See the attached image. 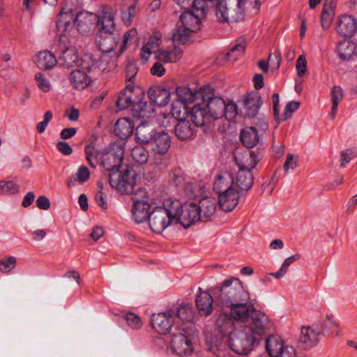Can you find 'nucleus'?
I'll return each mask as SVG.
<instances>
[{"label":"nucleus","mask_w":357,"mask_h":357,"mask_svg":"<svg viewBox=\"0 0 357 357\" xmlns=\"http://www.w3.org/2000/svg\"><path fill=\"white\" fill-rule=\"evenodd\" d=\"M183 51L176 46L166 50H158L155 58L165 63H174L181 59Z\"/></svg>","instance_id":"nucleus-37"},{"label":"nucleus","mask_w":357,"mask_h":357,"mask_svg":"<svg viewBox=\"0 0 357 357\" xmlns=\"http://www.w3.org/2000/svg\"><path fill=\"white\" fill-rule=\"evenodd\" d=\"M69 79L73 88L82 90L89 86L91 82V77L80 70H73L69 76Z\"/></svg>","instance_id":"nucleus-35"},{"label":"nucleus","mask_w":357,"mask_h":357,"mask_svg":"<svg viewBox=\"0 0 357 357\" xmlns=\"http://www.w3.org/2000/svg\"><path fill=\"white\" fill-rule=\"evenodd\" d=\"M208 0H193L192 13L197 14L200 17L204 18L207 14V8Z\"/></svg>","instance_id":"nucleus-55"},{"label":"nucleus","mask_w":357,"mask_h":357,"mask_svg":"<svg viewBox=\"0 0 357 357\" xmlns=\"http://www.w3.org/2000/svg\"><path fill=\"white\" fill-rule=\"evenodd\" d=\"M133 205L132 213L135 221L140 223L149 218L150 204L146 192L144 188H139L132 197Z\"/></svg>","instance_id":"nucleus-12"},{"label":"nucleus","mask_w":357,"mask_h":357,"mask_svg":"<svg viewBox=\"0 0 357 357\" xmlns=\"http://www.w3.org/2000/svg\"><path fill=\"white\" fill-rule=\"evenodd\" d=\"M131 155L133 160L140 165L146 163L149 158L148 151L142 146H137L133 148L131 151Z\"/></svg>","instance_id":"nucleus-48"},{"label":"nucleus","mask_w":357,"mask_h":357,"mask_svg":"<svg viewBox=\"0 0 357 357\" xmlns=\"http://www.w3.org/2000/svg\"><path fill=\"white\" fill-rule=\"evenodd\" d=\"M300 107V102L298 101H290L289 102L286 106L282 115V119L281 121H286L289 119L292 113L297 111Z\"/></svg>","instance_id":"nucleus-60"},{"label":"nucleus","mask_w":357,"mask_h":357,"mask_svg":"<svg viewBox=\"0 0 357 357\" xmlns=\"http://www.w3.org/2000/svg\"><path fill=\"white\" fill-rule=\"evenodd\" d=\"M156 132L153 124L147 121L142 122L136 128L135 138L137 142L147 144Z\"/></svg>","instance_id":"nucleus-33"},{"label":"nucleus","mask_w":357,"mask_h":357,"mask_svg":"<svg viewBox=\"0 0 357 357\" xmlns=\"http://www.w3.org/2000/svg\"><path fill=\"white\" fill-rule=\"evenodd\" d=\"M254 176L250 171L238 169L234 176V186L240 192H247L253 185Z\"/></svg>","instance_id":"nucleus-29"},{"label":"nucleus","mask_w":357,"mask_h":357,"mask_svg":"<svg viewBox=\"0 0 357 357\" xmlns=\"http://www.w3.org/2000/svg\"><path fill=\"white\" fill-rule=\"evenodd\" d=\"M335 30L340 36L351 37L357 31V20L351 15H341L337 21Z\"/></svg>","instance_id":"nucleus-22"},{"label":"nucleus","mask_w":357,"mask_h":357,"mask_svg":"<svg viewBox=\"0 0 357 357\" xmlns=\"http://www.w3.org/2000/svg\"><path fill=\"white\" fill-rule=\"evenodd\" d=\"M246 43L243 38H239L236 40V45L227 53V57L229 61H235L241 57L245 50Z\"/></svg>","instance_id":"nucleus-45"},{"label":"nucleus","mask_w":357,"mask_h":357,"mask_svg":"<svg viewBox=\"0 0 357 357\" xmlns=\"http://www.w3.org/2000/svg\"><path fill=\"white\" fill-rule=\"evenodd\" d=\"M283 342L280 337L271 336L266 340V348L271 357H276L284 349Z\"/></svg>","instance_id":"nucleus-44"},{"label":"nucleus","mask_w":357,"mask_h":357,"mask_svg":"<svg viewBox=\"0 0 357 357\" xmlns=\"http://www.w3.org/2000/svg\"><path fill=\"white\" fill-rule=\"evenodd\" d=\"M151 325L158 333L166 335L170 333L174 325V328L176 327V321L169 310L165 312L153 314L151 319Z\"/></svg>","instance_id":"nucleus-18"},{"label":"nucleus","mask_w":357,"mask_h":357,"mask_svg":"<svg viewBox=\"0 0 357 357\" xmlns=\"http://www.w3.org/2000/svg\"><path fill=\"white\" fill-rule=\"evenodd\" d=\"M168 182L174 187H182L185 184V174L181 168H175L169 174Z\"/></svg>","instance_id":"nucleus-46"},{"label":"nucleus","mask_w":357,"mask_h":357,"mask_svg":"<svg viewBox=\"0 0 357 357\" xmlns=\"http://www.w3.org/2000/svg\"><path fill=\"white\" fill-rule=\"evenodd\" d=\"M35 63L38 68L47 70L56 65L57 62L56 55L48 51L40 52L36 56Z\"/></svg>","instance_id":"nucleus-41"},{"label":"nucleus","mask_w":357,"mask_h":357,"mask_svg":"<svg viewBox=\"0 0 357 357\" xmlns=\"http://www.w3.org/2000/svg\"><path fill=\"white\" fill-rule=\"evenodd\" d=\"M148 96L151 105L153 103L158 107H165L169 101L170 92L165 88L153 86L149 89Z\"/></svg>","instance_id":"nucleus-30"},{"label":"nucleus","mask_w":357,"mask_h":357,"mask_svg":"<svg viewBox=\"0 0 357 357\" xmlns=\"http://www.w3.org/2000/svg\"><path fill=\"white\" fill-rule=\"evenodd\" d=\"M357 157V148L347 149L341 153L340 165L344 167L353 158Z\"/></svg>","instance_id":"nucleus-58"},{"label":"nucleus","mask_w":357,"mask_h":357,"mask_svg":"<svg viewBox=\"0 0 357 357\" xmlns=\"http://www.w3.org/2000/svg\"><path fill=\"white\" fill-rule=\"evenodd\" d=\"M19 190V186L12 181H0V194H15Z\"/></svg>","instance_id":"nucleus-56"},{"label":"nucleus","mask_w":357,"mask_h":357,"mask_svg":"<svg viewBox=\"0 0 357 357\" xmlns=\"http://www.w3.org/2000/svg\"><path fill=\"white\" fill-rule=\"evenodd\" d=\"M149 144L155 154L163 155L167 153L171 146V138L163 131L157 132Z\"/></svg>","instance_id":"nucleus-23"},{"label":"nucleus","mask_w":357,"mask_h":357,"mask_svg":"<svg viewBox=\"0 0 357 357\" xmlns=\"http://www.w3.org/2000/svg\"><path fill=\"white\" fill-rule=\"evenodd\" d=\"M121 36L118 31L97 32L96 43L102 52L98 61V66L102 72H110L117 66L118 58L122 54L119 49L116 50L119 45H121Z\"/></svg>","instance_id":"nucleus-5"},{"label":"nucleus","mask_w":357,"mask_h":357,"mask_svg":"<svg viewBox=\"0 0 357 357\" xmlns=\"http://www.w3.org/2000/svg\"><path fill=\"white\" fill-rule=\"evenodd\" d=\"M262 102L261 97L258 91L248 93L243 99L245 116L248 118L255 117L257 114Z\"/></svg>","instance_id":"nucleus-24"},{"label":"nucleus","mask_w":357,"mask_h":357,"mask_svg":"<svg viewBox=\"0 0 357 357\" xmlns=\"http://www.w3.org/2000/svg\"><path fill=\"white\" fill-rule=\"evenodd\" d=\"M72 20L70 14H63V10H61L56 24L59 39L55 46V54L58 63L66 68L78 66L82 61L76 47L72 45L68 38L69 33L73 28Z\"/></svg>","instance_id":"nucleus-2"},{"label":"nucleus","mask_w":357,"mask_h":357,"mask_svg":"<svg viewBox=\"0 0 357 357\" xmlns=\"http://www.w3.org/2000/svg\"><path fill=\"white\" fill-rule=\"evenodd\" d=\"M52 119V114L50 111H47L45 112L43 116V121L39 122L36 125V130L39 133H43L45 132L46 127L47 126L49 122Z\"/></svg>","instance_id":"nucleus-63"},{"label":"nucleus","mask_w":357,"mask_h":357,"mask_svg":"<svg viewBox=\"0 0 357 357\" xmlns=\"http://www.w3.org/2000/svg\"><path fill=\"white\" fill-rule=\"evenodd\" d=\"M35 79L38 88L43 92H48L50 90L51 86L49 82L45 79L41 73H38L35 75Z\"/></svg>","instance_id":"nucleus-62"},{"label":"nucleus","mask_w":357,"mask_h":357,"mask_svg":"<svg viewBox=\"0 0 357 357\" xmlns=\"http://www.w3.org/2000/svg\"><path fill=\"white\" fill-rule=\"evenodd\" d=\"M335 15V8L323 6L321 15V26L324 29H328L332 23Z\"/></svg>","instance_id":"nucleus-50"},{"label":"nucleus","mask_w":357,"mask_h":357,"mask_svg":"<svg viewBox=\"0 0 357 357\" xmlns=\"http://www.w3.org/2000/svg\"><path fill=\"white\" fill-rule=\"evenodd\" d=\"M234 188V176L229 172L218 175L214 181L213 189L218 194Z\"/></svg>","instance_id":"nucleus-36"},{"label":"nucleus","mask_w":357,"mask_h":357,"mask_svg":"<svg viewBox=\"0 0 357 357\" xmlns=\"http://www.w3.org/2000/svg\"><path fill=\"white\" fill-rule=\"evenodd\" d=\"M213 288L208 291H202L199 288L200 294L197 296L195 303L201 315L208 316L212 313L213 309V303L215 304V298L212 292Z\"/></svg>","instance_id":"nucleus-21"},{"label":"nucleus","mask_w":357,"mask_h":357,"mask_svg":"<svg viewBox=\"0 0 357 357\" xmlns=\"http://www.w3.org/2000/svg\"><path fill=\"white\" fill-rule=\"evenodd\" d=\"M338 56L343 61H349L357 56V43L350 40H343L337 45Z\"/></svg>","instance_id":"nucleus-32"},{"label":"nucleus","mask_w":357,"mask_h":357,"mask_svg":"<svg viewBox=\"0 0 357 357\" xmlns=\"http://www.w3.org/2000/svg\"><path fill=\"white\" fill-rule=\"evenodd\" d=\"M240 192L233 188L218 195L220 207L226 212L233 211L239 202Z\"/></svg>","instance_id":"nucleus-26"},{"label":"nucleus","mask_w":357,"mask_h":357,"mask_svg":"<svg viewBox=\"0 0 357 357\" xmlns=\"http://www.w3.org/2000/svg\"><path fill=\"white\" fill-rule=\"evenodd\" d=\"M98 15L92 13L82 11L77 14L74 24L82 34L89 33L96 24Z\"/></svg>","instance_id":"nucleus-25"},{"label":"nucleus","mask_w":357,"mask_h":357,"mask_svg":"<svg viewBox=\"0 0 357 357\" xmlns=\"http://www.w3.org/2000/svg\"><path fill=\"white\" fill-rule=\"evenodd\" d=\"M135 172H131L128 169L125 170L122 174L115 176L114 174H109V183L112 188H115L117 191L122 194H131L133 192L135 185Z\"/></svg>","instance_id":"nucleus-17"},{"label":"nucleus","mask_w":357,"mask_h":357,"mask_svg":"<svg viewBox=\"0 0 357 357\" xmlns=\"http://www.w3.org/2000/svg\"><path fill=\"white\" fill-rule=\"evenodd\" d=\"M137 39V31L136 29L134 28L127 31L124 33L123 38H121L119 53H123L126 48V45L129 43H134Z\"/></svg>","instance_id":"nucleus-52"},{"label":"nucleus","mask_w":357,"mask_h":357,"mask_svg":"<svg viewBox=\"0 0 357 357\" xmlns=\"http://www.w3.org/2000/svg\"><path fill=\"white\" fill-rule=\"evenodd\" d=\"M199 211L201 221L206 222L215 213L216 210V203L213 199L204 198L199 202L197 205Z\"/></svg>","instance_id":"nucleus-39"},{"label":"nucleus","mask_w":357,"mask_h":357,"mask_svg":"<svg viewBox=\"0 0 357 357\" xmlns=\"http://www.w3.org/2000/svg\"><path fill=\"white\" fill-rule=\"evenodd\" d=\"M123 155V148L121 146L114 145L109 151L102 154L100 165L107 172H114L113 174L116 176V172L121 166Z\"/></svg>","instance_id":"nucleus-16"},{"label":"nucleus","mask_w":357,"mask_h":357,"mask_svg":"<svg viewBox=\"0 0 357 357\" xmlns=\"http://www.w3.org/2000/svg\"><path fill=\"white\" fill-rule=\"evenodd\" d=\"M212 292L215 298V308L219 307L222 310L237 302L250 301V294L242 282L233 277L213 287Z\"/></svg>","instance_id":"nucleus-4"},{"label":"nucleus","mask_w":357,"mask_h":357,"mask_svg":"<svg viewBox=\"0 0 357 357\" xmlns=\"http://www.w3.org/2000/svg\"><path fill=\"white\" fill-rule=\"evenodd\" d=\"M235 320L230 315L229 312L220 313L216 320V327L220 333L224 337L232 334L235 328Z\"/></svg>","instance_id":"nucleus-31"},{"label":"nucleus","mask_w":357,"mask_h":357,"mask_svg":"<svg viewBox=\"0 0 357 357\" xmlns=\"http://www.w3.org/2000/svg\"><path fill=\"white\" fill-rule=\"evenodd\" d=\"M301 255L299 254H296L292 255L288 258H287L282 265L281 266L280 270L276 273H271V275L277 279H280L282 278L286 273L287 272L289 266L295 261L300 259Z\"/></svg>","instance_id":"nucleus-51"},{"label":"nucleus","mask_w":357,"mask_h":357,"mask_svg":"<svg viewBox=\"0 0 357 357\" xmlns=\"http://www.w3.org/2000/svg\"><path fill=\"white\" fill-rule=\"evenodd\" d=\"M201 19L202 17L192 11L183 13L176 24V28L173 31V41L183 45L188 43L192 33L199 30Z\"/></svg>","instance_id":"nucleus-7"},{"label":"nucleus","mask_w":357,"mask_h":357,"mask_svg":"<svg viewBox=\"0 0 357 357\" xmlns=\"http://www.w3.org/2000/svg\"><path fill=\"white\" fill-rule=\"evenodd\" d=\"M121 12L123 22L127 26L130 25L133 22L134 17L136 15L135 5H130L127 8H122L121 9Z\"/></svg>","instance_id":"nucleus-54"},{"label":"nucleus","mask_w":357,"mask_h":357,"mask_svg":"<svg viewBox=\"0 0 357 357\" xmlns=\"http://www.w3.org/2000/svg\"><path fill=\"white\" fill-rule=\"evenodd\" d=\"M138 66L134 61H128L126 66V79L132 82L138 73Z\"/></svg>","instance_id":"nucleus-59"},{"label":"nucleus","mask_w":357,"mask_h":357,"mask_svg":"<svg viewBox=\"0 0 357 357\" xmlns=\"http://www.w3.org/2000/svg\"><path fill=\"white\" fill-rule=\"evenodd\" d=\"M246 0H217L215 14L220 22H238L244 19Z\"/></svg>","instance_id":"nucleus-8"},{"label":"nucleus","mask_w":357,"mask_h":357,"mask_svg":"<svg viewBox=\"0 0 357 357\" xmlns=\"http://www.w3.org/2000/svg\"><path fill=\"white\" fill-rule=\"evenodd\" d=\"M100 9V14L98 16L96 21V24L99 26L98 32L116 31L114 9L108 5L102 6Z\"/></svg>","instance_id":"nucleus-20"},{"label":"nucleus","mask_w":357,"mask_h":357,"mask_svg":"<svg viewBox=\"0 0 357 357\" xmlns=\"http://www.w3.org/2000/svg\"><path fill=\"white\" fill-rule=\"evenodd\" d=\"M17 264V259L13 256H6L0 259V272L4 274L9 273Z\"/></svg>","instance_id":"nucleus-49"},{"label":"nucleus","mask_w":357,"mask_h":357,"mask_svg":"<svg viewBox=\"0 0 357 357\" xmlns=\"http://www.w3.org/2000/svg\"><path fill=\"white\" fill-rule=\"evenodd\" d=\"M255 320L257 323L244 325L235 329L229 337L231 349L239 355H247L265 336L270 322L266 314L255 312Z\"/></svg>","instance_id":"nucleus-1"},{"label":"nucleus","mask_w":357,"mask_h":357,"mask_svg":"<svg viewBox=\"0 0 357 357\" xmlns=\"http://www.w3.org/2000/svg\"><path fill=\"white\" fill-rule=\"evenodd\" d=\"M268 61L273 68L278 69L282 61L280 52L276 50L273 53L269 54Z\"/></svg>","instance_id":"nucleus-64"},{"label":"nucleus","mask_w":357,"mask_h":357,"mask_svg":"<svg viewBox=\"0 0 357 357\" xmlns=\"http://www.w3.org/2000/svg\"><path fill=\"white\" fill-rule=\"evenodd\" d=\"M249 301L237 302L225 307V310H229L230 315L237 323H243L245 325H251L257 323L255 320V312L261 314L265 313L256 310L253 304L248 303Z\"/></svg>","instance_id":"nucleus-11"},{"label":"nucleus","mask_w":357,"mask_h":357,"mask_svg":"<svg viewBox=\"0 0 357 357\" xmlns=\"http://www.w3.org/2000/svg\"><path fill=\"white\" fill-rule=\"evenodd\" d=\"M319 332L310 326L303 327L299 337L300 342L305 344V349L316 345L319 342Z\"/></svg>","instance_id":"nucleus-40"},{"label":"nucleus","mask_w":357,"mask_h":357,"mask_svg":"<svg viewBox=\"0 0 357 357\" xmlns=\"http://www.w3.org/2000/svg\"><path fill=\"white\" fill-rule=\"evenodd\" d=\"M338 326L337 323L333 319V315H327L326 319L324 320L323 324L321 325V331L323 333H328V329H331L335 331ZM332 331L331 333H333Z\"/></svg>","instance_id":"nucleus-61"},{"label":"nucleus","mask_w":357,"mask_h":357,"mask_svg":"<svg viewBox=\"0 0 357 357\" xmlns=\"http://www.w3.org/2000/svg\"><path fill=\"white\" fill-rule=\"evenodd\" d=\"M194 331H186L183 328H174L170 341V347L173 353L178 356H188L193 352V346L190 336Z\"/></svg>","instance_id":"nucleus-10"},{"label":"nucleus","mask_w":357,"mask_h":357,"mask_svg":"<svg viewBox=\"0 0 357 357\" xmlns=\"http://www.w3.org/2000/svg\"><path fill=\"white\" fill-rule=\"evenodd\" d=\"M127 325L133 330H139L142 326V321L139 316L133 312H126L123 315Z\"/></svg>","instance_id":"nucleus-53"},{"label":"nucleus","mask_w":357,"mask_h":357,"mask_svg":"<svg viewBox=\"0 0 357 357\" xmlns=\"http://www.w3.org/2000/svg\"><path fill=\"white\" fill-rule=\"evenodd\" d=\"M184 114H187V118L195 127L203 126L211 121L202 100L195 102L187 112L184 111Z\"/></svg>","instance_id":"nucleus-19"},{"label":"nucleus","mask_w":357,"mask_h":357,"mask_svg":"<svg viewBox=\"0 0 357 357\" xmlns=\"http://www.w3.org/2000/svg\"><path fill=\"white\" fill-rule=\"evenodd\" d=\"M199 89L193 92L190 88L185 86L177 87L176 95L177 96L176 102L172 104V114L173 116H179L180 110H177V105H181L184 111L189 109L188 104L198 102L202 100V97L198 96Z\"/></svg>","instance_id":"nucleus-15"},{"label":"nucleus","mask_w":357,"mask_h":357,"mask_svg":"<svg viewBox=\"0 0 357 357\" xmlns=\"http://www.w3.org/2000/svg\"><path fill=\"white\" fill-rule=\"evenodd\" d=\"M161 35L159 33H154L153 35L150 36L147 43L142 47L141 50V57L143 60L147 61L149 56L152 54L155 53L157 54V52L160 45Z\"/></svg>","instance_id":"nucleus-38"},{"label":"nucleus","mask_w":357,"mask_h":357,"mask_svg":"<svg viewBox=\"0 0 357 357\" xmlns=\"http://www.w3.org/2000/svg\"><path fill=\"white\" fill-rule=\"evenodd\" d=\"M176 121L174 128V133L178 139L186 140L192 138L195 135V126L190 123V121L176 116L174 119Z\"/></svg>","instance_id":"nucleus-27"},{"label":"nucleus","mask_w":357,"mask_h":357,"mask_svg":"<svg viewBox=\"0 0 357 357\" xmlns=\"http://www.w3.org/2000/svg\"><path fill=\"white\" fill-rule=\"evenodd\" d=\"M259 137L255 127H248L241 132V141L248 148H253L257 144Z\"/></svg>","instance_id":"nucleus-42"},{"label":"nucleus","mask_w":357,"mask_h":357,"mask_svg":"<svg viewBox=\"0 0 357 357\" xmlns=\"http://www.w3.org/2000/svg\"><path fill=\"white\" fill-rule=\"evenodd\" d=\"M144 99L143 89L129 84L120 92L116 100V107L120 110L131 107L130 112L134 118H149L154 112V108Z\"/></svg>","instance_id":"nucleus-3"},{"label":"nucleus","mask_w":357,"mask_h":357,"mask_svg":"<svg viewBox=\"0 0 357 357\" xmlns=\"http://www.w3.org/2000/svg\"><path fill=\"white\" fill-rule=\"evenodd\" d=\"M260 159L261 158L259 154L251 150H248L240 155L235 156L238 169L250 172L257 166Z\"/></svg>","instance_id":"nucleus-28"},{"label":"nucleus","mask_w":357,"mask_h":357,"mask_svg":"<svg viewBox=\"0 0 357 357\" xmlns=\"http://www.w3.org/2000/svg\"><path fill=\"white\" fill-rule=\"evenodd\" d=\"M198 96L202 97L201 100L204 104L211 120L223 117L225 100L220 97L214 96V91L210 86L200 88Z\"/></svg>","instance_id":"nucleus-9"},{"label":"nucleus","mask_w":357,"mask_h":357,"mask_svg":"<svg viewBox=\"0 0 357 357\" xmlns=\"http://www.w3.org/2000/svg\"><path fill=\"white\" fill-rule=\"evenodd\" d=\"M179 200L168 199L163 203L162 206L155 207L149 214V223L151 230L155 233H161L170 225H176V218L174 215L178 210Z\"/></svg>","instance_id":"nucleus-6"},{"label":"nucleus","mask_w":357,"mask_h":357,"mask_svg":"<svg viewBox=\"0 0 357 357\" xmlns=\"http://www.w3.org/2000/svg\"><path fill=\"white\" fill-rule=\"evenodd\" d=\"M134 127V123L130 118H121L116 121L114 132L116 136L126 139L132 135Z\"/></svg>","instance_id":"nucleus-34"},{"label":"nucleus","mask_w":357,"mask_h":357,"mask_svg":"<svg viewBox=\"0 0 357 357\" xmlns=\"http://www.w3.org/2000/svg\"><path fill=\"white\" fill-rule=\"evenodd\" d=\"M224 117L228 121H232L238 114L237 105L233 100L225 101L224 107Z\"/></svg>","instance_id":"nucleus-57"},{"label":"nucleus","mask_w":357,"mask_h":357,"mask_svg":"<svg viewBox=\"0 0 357 357\" xmlns=\"http://www.w3.org/2000/svg\"><path fill=\"white\" fill-rule=\"evenodd\" d=\"M342 98L343 94L342 88L339 86H334L331 90L332 108L331 116L332 119L335 118L337 110V106Z\"/></svg>","instance_id":"nucleus-47"},{"label":"nucleus","mask_w":357,"mask_h":357,"mask_svg":"<svg viewBox=\"0 0 357 357\" xmlns=\"http://www.w3.org/2000/svg\"><path fill=\"white\" fill-rule=\"evenodd\" d=\"M180 207L174 213L176 218V224L180 223L183 227L188 228L196 221L200 220V213L197 205L195 203L182 205L179 201Z\"/></svg>","instance_id":"nucleus-14"},{"label":"nucleus","mask_w":357,"mask_h":357,"mask_svg":"<svg viewBox=\"0 0 357 357\" xmlns=\"http://www.w3.org/2000/svg\"><path fill=\"white\" fill-rule=\"evenodd\" d=\"M84 151L86 160L91 167H96L98 163L100 165L102 154H103L104 152H100L97 150L92 144L86 145Z\"/></svg>","instance_id":"nucleus-43"},{"label":"nucleus","mask_w":357,"mask_h":357,"mask_svg":"<svg viewBox=\"0 0 357 357\" xmlns=\"http://www.w3.org/2000/svg\"><path fill=\"white\" fill-rule=\"evenodd\" d=\"M176 321V327L185 329L186 331H194L195 325L192 323L194 317L193 307L190 304H181L175 309L170 310Z\"/></svg>","instance_id":"nucleus-13"}]
</instances>
